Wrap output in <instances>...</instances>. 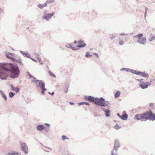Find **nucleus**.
I'll list each match as a JSON object with an SVG mask.
<instances>
[{"instance_id":"nucleus-1","label":"nucleus","mask_w":155,"mask_h":155,"mask_svg":"<svg viewBox=\"0 0 155 155\" xmlns=\"http://www.w3.org/2000/svg\"><path fill=\"white\" fill-rule=\"evenodd\" d=\"M5 71H10V77L13 79L18 78L20 73L19 68L17 64H11L9 68L7 66V63H0V78L2 80L7 79Z\"/></svg>"},{"instance_id":"nucleus-2","label":"nucleus","mask_w":155,"mask_h":155,"mask_svg":"<svg viewBox=\"0 0 155 155\" xmlns=\"http://www.w3.org/2000/svg\"><path fill=\"white\" fill-rule=\"evenodd\" d=\"M134 119L141 121H146L147 120L153 121L155 120V114L151 111L141 114L136 115Z\"/></svg>"},{"instance_id":"nucleus-3","label":"nucleus","mask_w":155,"mask_h":155,"mask_svg":"<svg viewBox=\"0 0 155 155\" xmlns=\"http://www.w3.org/2000/svg\"><path fill=\"white\" fill-rule=\"evenodd\" d=\"M105 102V99L102 97H101L98 98L97 102H96V105L103 107H107L108 108L109 107H108V104L104 102Z\"/></svg>"},{"instance_id":"nucleus-4","label":"nucleus","mask_w":155,"mask_h":155,"mask_svg":"<svg viewBox=\"0 0 155 155\" xmlns=\"http://www.w3.org/2000/svg\"><path fill=\"white\" fill-rule=\"evenodd\" d=\"M84 97L85 99L87 100L90 102L94 103L96 105L97 104L96 102H97L99 98L97 97H94L91 96H88L87 97L85 96Z\"/></svg>"},{"instance_id":"nucleus-5","label":"nucleus","mask_w":155,"mask_h":155,"mask_svg":"<svg viewBox=\"0 0 155 155\" xmlns=\"http://www.w3.org/2000/svg\"><path fill=\"white\" fill-rule=\"evenodd\" d=\"M120 147V143L118 139H116L114 140V147L112 151L111 152V153L112 151L114 152V150L116 153L117 152L118 148ZM114 153V152H113Z\"/></svg>"},{"instance_id":"nucleus-6","label":"nucleus","mask_w":155,"mask_h":155,"mask_svg":"<svg viewBox=\"0 0 155 155\" xmlns=\"http://www.w3.org/2000/svg\"><path fill=\"white\" fill-rule=\"evenodd\" d=\"M54 13L52 12L51 13H46L42 17L43 19H45L47 21H48L54 15Z\"/></svg>"},{"instance_id":"nucleus-7","label":"nucleus","mask_w":155,"mask_h":155,"mask_svg":"<svg viewBox=\"0 0 155 155\" xmlns=\"http://www.w3.org/2000/svg\"><path fill=\"white\" fill-rule=\"evenodd\" d=\"M150 82H142V83L140 84L139 86L141 87V88L143 89H144L145 88H147L148 87V86H150Z\"/></svg>"},{"instance_id":"nucleus-8","label":"nucleus","mask_w":155,"mask_h":155,"mask_svg":"<svg viewBox=\"0 0 155 155\" xmlns=\"http://www.w3.org/2000/svg\"><path fill=\"white\" fill-rule=\"evenodd\" d=\"M21 146L22 150L24 151L25 153H27L28 151L27 150L28 149V147L25 143H22L21 144Z\"/></svg>"},{"instance_id":"nucleus-9","label":"nucleus","mask_w":155,"mask_h":155,"mask_svg":"<svg viewBox=\"0 0 155 155\" xmlns=\"http://www.w3.org/2000/svg\"><path fill=\"white\" fill-rule=\"evenodd\" d=\"M120 118L123 120H126L128 118V115L126 114V111H123L122 112V115L120 116Z\"/></svg>"},{"instance_id":"nucleus-10","label":"nucleus","mask_w":155,"mask_h":155,"mask_svg":"<svg viewBox=\"0 0 155 155\" xmlns=\"http://www.w3.org/2000/svg\"><path fill=\"white\" fill-rule=\"evenodd\" d=\"M146 38L145 37H143L142 38L138 39L137 41V42L139 43L140 44L144 45L146 42Z\"/></svg>"},{"instance_id":"nucleus-11","label":"nucleus","mask_w":155,"mask_h":155,"mask_svg":"<svg viewBox=\"0 0 155 155\" xmlns=\"http://www.w3.org/2000/svg\"><path fill=\"white\" fill-rule=\"evenodd\" d=\"M14 54H14L12 53H8L6 54V56L7 58L10 59L11 61H12L15 60V58L12 57L14 56Z\"/></svg>"},{"instance_id":"nucleus-12","label":"nucleus","mask_w":155,"mask_h":155,"mask_svg":"<svg viewBox=\"0 0 155 155\" xmlns=\"http://www.w3.org/2000/svg\"><path fill=\"white\" fill-rule=\"evenodd\" d=\"M38 86L40 88L45 87V83L44 81L42 80L39 81V82L38 84L36 86L37 87Z\"/></svg>"},{"instance_id":"nucleus-13","label":"nucleus","mask_w":155,"mask_h":155,"mask_svg":"<svg viewBox=\"0 0 155 155\" xmlns=\"http://www.w3.org/2000/svg\"><path fill=\"white\" fill-rule=\"evenodd\" d=\"M15 60H14V61H12L13 62H17L19 63L22 66H23L24 65L23 64L22 62V59L20 57H18L17 59H15Z\"/></svg>"},{"instance_id":"nucleus-14","label":"nucleus","mask_w":155,"mask_h":155,"mask_svg":"<svg viewBox=\"0 0 155 155\" xmlns=\"http://www.w3.org/2000/svg\"><path fill=\"white\" fill-rule=\"evenodd\" d=\"M20 52L24 57L31 58V55L28 53H25L22 51H20Z\"/></svg>"},{"instance_id":"nucleus-15","label":"nucleus","mask_w":155,"mask_h":155,"mask_svg":"<svg viewBox=\"0 0 155 155\" xmlns=\"http://www.w3.org/2000/svg\"><path fill=\"white\" fill-rule=\"evenodd\" d=\"M65 46L68 48H70L73 50H77L78 49V48H76L75 47H72L71 45L69 44L66 45Z\"/></svg>"},{"instance_id":"nucleus-16","label":"nucleus","mask_w":155,"mask_h":155,"mask_svg":"<svg viewBox=\"0 0 155 155\" xmlns=\"http://www.w3.org/2000/svg\"><path fill=\"white\" fill-rule=\"evenodd\" d=\"M10 86L11 87V89L12 91H15L16 93H17L19 91L20 89L18 87H14L12 84H11Z\"/></svg>"},{"instance_id":"nucleus-17","label":"nucleus","mask_w":155,"mask_h":155,"mask_svg":"<svg viewBox=\"0 0 155 155\" xmlns=\"http://www.w3.org/2000/svg\"><path fill=\"white\" fill-rule=\"evenodd\" d=\"M45 127L42 125H38L37 127V128L38 130L41 131L44 129Z\"/></svg>"},{"instance_id":"nucleus-18","label":"nucleus","mask_w":155,"mask_h":155,"mask_svg":"<svg viewBox=\"0 0 155 155\" xmlns=\"http://www.w3.org/2000/svg\"><path fill=\"white\" fill-rule=\"evenodd\" d=\"M0 93L2 97L6 101L7 99V97L4 93V91L2 90H0Z\"/></svg>"},{"instance_id":"nucleus-19","label":"nucleus","mask_w":155,"mask_h":155,"mask_svg":"<svg viewBox=\"0 0 155 155\" xmlns=\"http://www.w3.org/2000/svg\"><path fill=\"white\" fill-rule=\"evenodd\" d=\"M120 92L119 91H117L115 94H114V96L115 98H117L120 95Z\"/></svg>"},{"instance_id":"nucleus-20","label":"nucleus","mask_w":155,"mask_h":155,"mask_svg":"<svg viewBox=\"0 0 155 155\" xmlns=\"http://www.w3.org/2000/svg\"><path fill=\"white\" fill-rule=\"evenodd\" d=\"M47 5L46 3H45L43 4H38V6L41 9H42L44 7H46Z\"/></svg>"},{"instance_id":"nucleus-21","label":"nucleus","mask_w":155,"mask_h":155,"mask_svg":"<svg viewBox=\"0 0 155 155\" xmlns=\"http://www.w3.org/2000/svg\"><path fill=\"white\" fill-rule=\"evenodd\" d=\"M86 45V43H83L82 44H81L80 45H78L76 46V48H83L84 47H85Z\"/></svg>"},{"instance_id":"nucleus-22","label":"nucleus","mask_w":155,"mask_h":155,"mask_svg":"<svg viewBox=\"0 0 155 155\" xmlns=\"http://www.w3.org/2000/svg\"><path fill=\"white\" fill-rule=\"evenodd\" d=\"M8 155H20V154L17 152H14L12 153H9Z\"/></svg>"},{"instance_id":"nucleus-23","label":"nucleus","mask_w":155,"mask_h":155,"mask_svg":"<svg viewBox=\"0 0 155 155\" xmlns=\"http://www.w3.org/2000/svg\"><path fill=\"white\" fill-rule=\"evenodd\" d=\"M143 34L142 33H140L139 34L134 37V38H137L139 39L140 38H142V37H143Z\"/></svg>"},{"instance_id":"nucleus-24","label":"nucleus","mask_w":155,"mask_h":155,"mask_svg":"<svg viewBox=\"0 0 155 155\" xmlns=\"http://www.w3.org/2000/svg\"><path fill=\"white\" fill-rule=\"evenodd\" d=\"M110 110L108 109L106 111H105V116L106 117H109L110 116Z\"/></svg>"},{"instance_id":"nucleus-25","label":"nucleus","mask_w":155,"mask_h":155,"mask_svg":"<svg viewBox=\"0 0 155 155\" xmlns=\"http://www.w3.org/2000/svg\"><path fill=\"white\" fill-rule=\"evenodd\" d=\"M41 88V93L42 94H45V92L47 89L45 87Z\"/></svg>"},{"instance_id":"nucleus-26","label":"nucleus","mask_w":155,"mask_h":155,"mask_svg":"<svg viewBox=\"0 0 155 155\" xmlns=\"http://www.w3.org/2000/svg\"><path fill=\"white\" fill-rule=\"evenodd\" d=\"M34 55L37 59H38V58H41L40 55L37 53H35Z\"/></svg>"},{"instance_id":"nucleus-27","label":"nucleus","mask_w":155,"mask_h":155,"mask_svg":"<svg viewBox=\"0 0 155 155\" xmlns=\"http://www.w3.org/2000/svg\"><path fill=\"white\" fill-rule=\"evenodd\" d=\"M15 93L10 92L9 94V96L10 98H12L15 95Z\"/></svg>"},{"instance_id":"nucleus-28","label":"nucleus","mask_w":155,"mask_h":155,"mask_svg":"<svg viewBox=\"0 0 155 155\" xmlns=\"http://www.w3.org/2000/svg\"><path fill=\"white\" fill-rule=\"evenodd\" d=\"M89 54V52H87L86 54L85 55V57L86 58H89L92 56V55Z\"/></svg>"},{"instance_id":"nucleus-29","label":"nucleus","mask_w":155,"mask_h":155,"mask_svg":"<svg viewBox=\"0 0 155 155\" xmlns=\"http://www.w3.org/2000/svg\"><path fill=\"white\" fill-rule=\"evenodd\" d=\"M55 0H48L46 2V3L50 4L54 2Z\"/></svg>"},{"instance_id":"nucleus-30","label":"nucleus","mask_w":155,"mask_h":155,"mask_svg":"<svg viewBox=\"0 0 155 155\" xmlns=\"http://www.w3.org/2000/svg\"><path fill=\"white\" fill-rule=\"evenodd\" d=\"M145 72H141V71H138V73H137L138 75H141L142 77H143L144 75V74H145Z\"/></svg>"},{"instance_id":"nucleus-31","label":"nucleus","mask_w":155,"mask_h":155,"mask_svg":"<svg viewBox=\"0 0 155 155\" xmlns=\"http://www.w3.org/2000/svg\"><path fill=\"white\" fill-rule=\"evenodd\" d=\"M28 74V75L29 76V78L30 79H31V78H33V79H36V78L34 77L33 76H32V75H31L29 72H27Z\"/></svg>"},{"instance_id":"nucleus-32","label":"nucleus","mask_w":155,"mask_h":155,"mask_svg":"<svg viewBox=\"0 0 155 155\" xmlns=\"http://www.w3.org/2000/svg\"><path fill=\"white\" fill-rule=\"evenodd\" d=\"M49 75H50V76L51 77L54 78H55L56 77V76L54 74H53L51 71H50L49 72Z\"/></svg>"},{"instance_id":"nucleus-33","label":"nucleus","mask_w":155,"mask_h":155,"mask_svg":"<svg viewBox=\"0 0 155 155\" xmlns=\"http://www.w3.org/2000/svg\"><path fill=\"white\" fill-rule=\"evenodd\" d=\"M62 138L63 140H64L65 139L68 140L69 138L66 136L64 135L62 136Z\"/></svg>"},{"instance_id":"nucleus-34","label":"nucleus","mask_w":155,"mask_h":155,"mask_svg":"<svg viewBox=\"0 0 155 155\" xmlns=\"http://www.w3.org/2000/svg\"><path fill=\"white\" fill-rule=\"evenodd\" d=\"M129 68H122L120 69V70L121 71H123V70H125V71H126L127 72H128L129 71Z\"/></svg>"},{"instance_id":"nucleus-35","label":"nucleus","mask_w":155,"mask_h":155,"mask_svg":"<svg viewBox=\"0 0 155 155\" xmlns=\"http://www.w3.org/2000/svg\"><path fill=\"white\" fill-rule=\"evenodd\" d=\"M120 128L119 125L117 124H116L114 126V128L116 130H118Z\"/></svg>"},{"instance_id":"nucleus-36","label":"nucleus","mask_w":155,"mask_h":155,"mask_svg":"<svg viewBox=\"0 0 155 155\" xmlns=\"http://www.w3.org/2000/svg\"><path fill=\"white\" fill-rule=\"evenodd\" d=\"M39 63L41 64H43V62L41 59V58H38V59H37Z\"/></svg>"},{"instance_id":"nucleus-37","label":"nucleus","mask_w":155,"mask_h":155,"mask_svg":"<svg viewBox=\"0 0 155 155\" xmlns=\"http://www.w3.org/2000/svg\"><path fill=\"white\" fill-rule=\"evenodd\" d=\"M155 39V36H152L151 37V38L150 39V41H152Z\"/></svg>"},{"instance_id":"nucleus-38","label":"nucleus","mask_w":155,"mask_h":155,"mask_svg":"<svg viewBox=\"0 0 155 155\" xmlns=\"http://www.w3.org/2000/svg\"><path fill=\"white\" fill-rule=\"evenodd\" d=\"M149 75L147 74H146L145 73L144 74V75L143 77L148 78L149 77Z\"/></svg>"},{"instance_id":"nucleus-39","label":"nucleus","mask_w":155,"mask_h":155,"mask_svg":"<svg viewBox=\"0 0 155 155\" xmlns=\"http://www.w3.org/2000/svg\"><path fill=\"white\" fill-rule=\"evenodd\" d=\"M133 71V74L138 75L137 73H138V71H137L135 70H134V71Z\"/></svg>"},{"instance_id":"nucleus-40","label":"nucleus","mask_w":155,"mask_h":155,"mask_svg":"<svg viewBox=\"0 0 155 155\" xmlns=\"http://www.w3.org/2000/svg\"><path fill=\"white\" fill-rule=\"evenodd\" d=\"M101 109L103 111H104L105 112V111H106L108 109H106L105 108L103 107H101Z\"/></svg>"},{"instance_id":"nucleus-41","label":"nucleus","mask_w":155,"mask_h":155,"mask_svg":"<svg viewBox=\"0 0 155 155\" xmlns=\"http://www.w3.org/2000/svg\"><path fill=\"white\" fill-rule=\"evenodd\" d=\"M84 42L83 41H82L81 40H79L78 41V43L79 45L81 44L82 43H83Z\"/></svg>"},{"instance_id":"nucleus-42","label":"nucleus","mask_w":155,"mask_h":155,"mask_svg":"<svg viewBox=\"0 0 155 155\" xmlns=\"http://www.w3.org/2000/svg\"><path fill=\"white\" fill-rule=\"evenodd\" d=\"M116 37V36H114L113 35H112V36L111 37H110V38L111 40H112L114 39Z\"/></svg>"},{"instance_id":"nucleus-43","label":"nucleus","mask_w":155,"mask_h":155,"mask_svg":"<svg viewBox=\"0 0 155 155\" xmlns=\"http://www.w3.org/2000/svg\"><path fill=\"white\" fill-rule=\"evenodd\" d=\"M120 36H122V35H127L125 34L124 32H123V33H121V34H120Z\"/></svg>"},{"instance_id":"nucleus-44","label":"nucleus","mask_w":155,"mask_h":155,"mask_svg":"<svg viewBox=\"0 0 155 155\" xmlns=\"http://www.w3.org/2000/svg\"><path fill=\"white\" fill-rule=\"evenodd\" d=\"M85 104V102H81V103H78V104H79V106H80L81 105H83L84 104Z\"/></svg>"},{"instance_id":"nucleus-45","label":"nucleus","mask_w":155,"mask_h":155,"mask_svg":"<svg viewBox=\"0 0 155 155\" xmlns=\"http://www.w3.org/2000/svg\"><path fill=\"white\" fill-rule=\"evenodd\" d=\"M40 80H35V81H34V82H35V83H36V84H37V83H38V82H39V81H40Z\"/></svg>"},{"instance_id":"nucleus-46","label":"nucleus","mask_w":155,"mask_h":155,"mask_svg":"<svg viewBox=\"0 0 155 155\" xmlns=\"http://www.w3.org/2000/svg\"><path fill=\"white\" fill-rule=\"evenodd\" d=\"M124 43V42L123 41H120L119 43V44L120 45H122Z\"/></svg>"},{"instance_id":"nucleus-47","label":"nucleus","mask_w":155,"mask_h":155,"mask_svg":"<svg viewBox=\"0 0 155 155\" xmlns=\"http://www.w3.org/2000/svg\"><path fill=\"white\" fill-rule=\"evenodd\" d=\"M147 14V12H146V11H145V13H144V18L145 19H146Z\"/></svg>"},{"instance_id":"nucleus-48","label":"nucleus","mask_w":155,"mask_h":155,"mask_svg":"<svg viewBox=\"0 0 155 155\" xmlns=\"http://www.w3.org/2000/svg\"><path fill=\"white\" fill-rule=\"evenodd\" d=\"M30 59H31L32 61H34V62H37V61L36 60H35V59H34L33 58H32L31 57V58H30Z\"/></svg>"},{"instance_id":"nucleus-49","label":"nucleus","mask_w":155,"mask_h":155,"mask_svg":"<svg viewBox=\"0 0 155 155\" xmlns=\"http://www.w3.org/2000/svg\"><path fill=\"white\" fill-rule=\"evenodd\" d=\"M134 70L133 69H129V71H130V72H131L132 73H133V72L134 71Z\"/></svg>"},{"instance_id":"nucleus-50","label":"nucleus","mask_w":155,"mask_h":155,"mask_svg":"<svg viewBox=\"0 0 155 155\" xmlns=\"http://www.w3.org/2000/svg\"><path fill=\"white\" fill-rule=\"evenodd\" d=\"M85 104L88 106H90V104L89 103H88V102H85Z\"/></svg>"},{"instance_id":"nucleus-51","label":"nucleus","mask_w":155,"mask_h":155,"mask_svg":"<svg viewBox=\"0 0 155 155\" xmlns=\"http://www.w3.org/2000/svg\"><path fill=\"white\" fill-rule=\"evenodd\" d=\"M48 93L49 94H51V95H53L54 94V92H53L52 93H51L50 92H49Z\"/></svg>"},{"instance_id":"nucleus-52","label":"nucleus","mask_w":155,"mask_h":155,"mask_svg":"<svg viewBox=\"0 0 155 155\" xmlns=\"http://www.w3.org/2000/svg\"><path fill=\"white\" fill-rule=\"evenodd\" d=\"M106 102V104H108V105H110V104L108 101H105V102Z\"/></svg>"},{"instance_id":"nucleus-53","label":"nucleus","mask_w":155,"mask_h":155,"mask_svg":"<svg viewBox=\"0 0 155 155\" xmlns=\"http://www.w3.org/2000/svg\"><path fill=\"white\" fill-rule=\"evenodd\" d=\"M94 54L96 56L97 58H98V57H99V56H98V55L97 54V53H94Z\"/></svg>"},{"instance_id":"nucleus-54","label":"nucleus","mask_w":155,"mask_h":155,"mask_svg":"<svg viewBox=\"0 0 155 155\" xmlns=\"http://www.w3.org/2000/svg\"><path fill=\"white\" fill-rule=\"evenodd\" d=\"M116 155V154L115 153H113V151H112L111 152V154H110V155Z\"/></svg>"},{"instance_id":"nucleus-55","label":"nucleus","mask_w":155,"mask_h":155,"mask_svg":"<svg viewBox=\"0 0 155 155\" xmlns=\"http://www.w3.org/2000/svg\"><path fill=\"white\" fill-rule=\"evenodd\" d=\"M137 81H139V82H140L141 81L143 80V79H140V80L137 79Z\"/></svg>"},{"instance_id":"nucleus-56","label":"nucleus","mask_w":155,"mask_h":155,"mask_svg":"<svg viewBox=\"0 0 155 155\" xmlns=\"http://www.w3.org/2000/svg\"><path fill=\"white\" fill-rule=\"evenodd\" d=\"M71 105H73L74 104V103L73 102H69V103Z\"/></svg>"},{"instance_id":"nucleus-57","label":"nucleus","mask_w":155,"mask_h":155,"mask_svg":"<svg viewBox=\"0 0 155 155\" xmlns=\"http://www.w3.org/2000/svg\"><path fill=\"white\" fill-rule=\"evenodd\" d=\"M2 11V9L1 8H0V14L1 13Z\"/></svg>"},{"instance_id":"nucleus-58","label":"nucleus","mask_w":155,"mask_h":155,"mask_svg":"<svg viewBox=\"0 0 155 155\" xmlns=\"http://www.w3.org/2000/svg\"><path fill=\"white\" fill-rule=\"evenodd\" d=\"M31 78L32 79V81L33 82H34V81H35L34 80H35L36 79H33V78Z\"/></svg>"},{"instance_id":"nucleus-59","label":"nucleus","mask_w":155,"mask_h":155,"mask_svg":"<svg viewBox=\"0 0 155 155\" xmlns=\"http://www.w3.org/2000/svg\"><path fill=\"white\" fill-rule=\"evenodd\" d=\"M147 10H148V8H147L146 7L145 9V11H146V12H147Z\"/></svg>"},{"instance_id":"nucleus-60","label":"nucleus","mask_w":155,"mask_h":155,"mask_svg":"<svg viewBox=\"0 0 155 155\" xmlns=\"http://www.w3.org/2000/svg\"><path fill=\"white\" fill-rule=\"evenodd\" d=\"M44 150L45 151H47V152H50V151H49V150Z\"/></svg>"},{"instance_id":"nucleus-61","label":"nucleus","mask_w":155,"mask_h":155,"mask_svg":"<svg viewBox=\"0 0 155 155\" xmlns=\"http://www.w3.org/2000/svg\"><path fill=\"white\" fill-rule=\"evenodd\" d=\"M46 148H48L50 150H52V149L51 148H50V147H46Z\"/></svg>"},{"instance_id":"nucleus-62","label":"nucleus","mask_w":155,"mask_h":155,"mask_svg":"<svg viewBox=\"0 0 155 155\" xmlns=\"http://www.w3.org/2000/svg\"><path fill=\"white\" fill-rule=\"evenodd\" d=\"M153 105V103H151L150 104V107H152V105Z\"/></svg>"},{"instance_id":"nucleus-63","label":"nucleus","mask_w":155,"mask_h":155,"mask_svg":"<svg viewBox=\"0 0 155 155\" xmlns=\"http://www.w3.org/2000/svg\"><path fill=\"white\" fill-rule=\"evenodd\" d=\"M117 115L120 117V116H121V115H120L119 113L117 114Z\"/></svg>"},{"instance_id":"nucleus-64","label":"nucleus","mask_w":155,"mask_h":155,"mask_svg":"<svg viewBox=\"0 0 155 155\" xmlns=\"http://www.w3.org/2000/svg\"><path fill=\"white\" fill-rule=\"evenodd\" d=\"M74 44H77L78 43L77 41H75L74 43Z\"/></svg>"}]
</instances>
